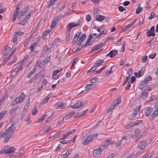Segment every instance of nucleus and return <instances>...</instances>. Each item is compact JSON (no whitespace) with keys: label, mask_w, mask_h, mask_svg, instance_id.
<instances>
[{"label":"nucleus","mask_w":158,"mask_h":158,"mask_svg":"<svg viewBox=\"0 0 158 158\" xmlns=\"http://www.w3.org/2000/svg\"><path fill=\"white\" fill-rule=\"evenodd\" d=\"M15 127H14V124H12L7 129H6L4 132L1 131L0 132V137L3 138L5 136L4 139V142L7 143L8 141L11 138L13 134Z\"/></svg>","instance_id":"f257e3e1"},{"label":"nucleus","mask_w":158,"mask_h":158,"mask_svg":"<svg viewBox=\"0 0 158 158\" xmlns=\"http://www.w3.org/2000/svg\"><path fill=\"white\" fill-rule=\"evenodd\" d=\"M63 17H64V16H63V15L60 14L55 18L52 22L51 27H52L53 28H54L56 26L57 22Z\"/></svg>","instance_id":"f03ea898"},{"label":"nucleus","mask_w":158,"mask_h":158,"mask_svg":"<svg viewBox=\"0 0 158 158\" xmlns=\"http://www.w3.org/2000/svg\"><path fill=\"white\" fill-rule=\"evenodd\" d=\"M79 25V23H69L66 27V29L67 32L70 33L72 29L74 27L78 26Z\"/></svg>","instance_id":"7ed1b4c3"},{"label":"nucleus","mask_w":158,"mask_h":158,"mask_svg":"<svg viewBox=\"0 0 158 158\" xmlns=\"http://www.w3.org/2000/svg\"><path fill=\"white\" fill-rule=\"evenodd\" d=\"M155 27L154 26L152 27L150 29H147L146 33L148 37H150L151 36H154L155 35V33L154 31Z\"/></svg>","instance_id":"20e7f679"},{"label":"nucleus","mask_w":158,"mask_h":158,"mask_svg":"<svg viewBox=\"0 0 158 158\" xmlns=\"http://www.w3.org/2000/svg\"><path fill=\"white\" fill-rule=\"evenodd\" d=\"M54 107L57 109H63L65 107V103L64 102H58L54 105Z\"/></svg>","instance_id":"39448f33"},{"label":"nucleus","mask_w":158,"mask_h":158,"mask_svg":"<svg viewBox=\"0 0 158 158\" xmlns=\"http://www.w3.org/2000/svg\"><path fill=\"white\" fill-rule=\"evenodd\" d=\"M102 152V150L100 148H98L94 150L93 155L96 157H98L101 155Z\"/></svg>","instance_id":"423d86ee"},{"label":"nucleus","mask_w":158,"mask_h":158,"mask_svg":"<svg viewBox=\"0 0 158 158\" xmlns=\"http://www.w3.org/2000/svg\"><path fill=\"white\" fill-rule=\"evenodd\" d=\"M153 110V108L151 106H149L145 109V113L146 116L150 115Z\"/></svg>","instance_id":"0eeeda50"},{"label":"nucleus","mask_w":158,"mask_h":158,"mask_svg":"<svg viewBox=\"0 0 158 158\" xmlns=\"http://www.w3.org/2000/svg\"><path fill=\"white\" fill-rule=\"evenodd\" d=\"M158 115V108H156L155 110L154 111L153 113L152 114L151 117L150 118V120L151 121L154 119Z\"/></svg>","instance_id":"6e6552de"},{"label":"nucleus","mask_w":158,"mask_h":158,"mask_svg":"<svg viewBox=\"0 0 158 158\" xmlns=\"http://www.w3.org/2000/svg\"><path fill=\"white\" fill-rule=\"evenodd\" d=\"M158 115V108H156L155 110L154 111L153 113L152 114L151 117L150 118V120L151 121L154 119Z\"/></svg>","instance_id":"1a4fd4ad"},{"label":"nucleus","mask_w":158,"mask_h":158,"mask_svg":"<svg viewBox=\"0 0 158 158\" xmlns=\"http://www.w3.org/2000/svg\"><path fill=\"white\" fill-rule=\"evenodd\" d=\"M158 115V108H156L155 110L154 111L153 113L152 114L151 117L150 118V120L151 121L154 119Z\"/></svg>","instance_id":"9d476101"},{"label":"nucleus","mask_w":158,"mask_h":158,"mask_svg":"<svg viewBox=\"0 0 158 158\" xmlns=\"http://www.w3.org/2000/svg\"><path fill=\"white\" fill-rule=\"evenodd\" d=\"M52 129V127L51 126H47L44 129L40 130L38 134H40L41 135L43 134V133L46 131H48Z\"/></svg>","instance_id":"9b49d317"},{"label":"nucleus","mask_w":158,"mask_h":158,"mask_svg":"<svg viewBox=\"0 0 158 158\" xmlns=\"http://www.w3.org/2000/svg\"><path fill=\"white\" fill-rule=\"evenodd\" d=\"M25 95L24 94L23 92L22 93L21 95L19 96V97L16 98L15 99L16 100L18 103L22 102L25 98Z\"/></svg>","instance_id":"f8f14e48"},{"label":"nucleus","mask_w":158,"mask_h":158,"mask_svg":"<svg viewBox=\"0 0 158 158\" xmlns=\"http://www.w3.org/2000/svg\"><path fill=\"white\" fill-rule=\"evenodd\" d=\"M105 44H103L102 43L96 45L91 50V52L100 49Z\"/></svg>","instance_id":"ddd939ff"},{"label":"nucleus","mask_w":158,"mask_h":158,"mask_svg":"<svg viewBox=\"0 0 158 158\" xmlns=\"http://www.w3.org/2000/svg\"><path fill=\"white\" fill-rule=\"evenodd\" d=\"M147 143L145 142H140L139 144L138 145V148L140 149H143L147 145Z\"/></svg>","instance_id":"4468645a"},{"label":"nucleus","mask_w":158,"mask_h":158,"mask_svg":"<svg viewBox=\"0 0 158 158\" xmlns=\"http://www.w3.org/2000/svg\"><path fill=\"white\" fill-rule=\"evenodd\" d=\"M11 48H10L8 47V45H6L5 47V50L3 52V54L5 56L7 55L11 50Z\"/></svg>","instance_id":"2eb2a0df"},{"label":"nucleus","mask_w":158,"mask_h":158,"mask_svg":"<svg viewBox=\"0 0 158 158\" xmlns=\"http://www.w3.org/2000/svg\"><path fill=\"white\" fill-rule=\"evenodd\" d=\"M140 109V107L137 106L133 110V112L131 114L133 115V117H135L138 114Z\"/></svg>","instance_id":"dca6fc26"},{"label":"nucleus","mask_w":158,"mask_h":158,"mask_svg":"<svg viewBox=\"0 0 158 158\" xmlns=\"http://www.w3.org/2000/svg\"><path fill=\"white\" fill-rule=\"evenodd\" d=\"M50 31V30H48L45 31L43 35L42 38L44 40H46L48 38V37L49 36Z\"/></svg>","instance_id":"f3484780"},{"label":"nucleus","mask_w":158,"mask_h":158,"mask_svg":"<svg viewBox=\"0 0 158 158\" xmlns=\"http://www.w3.org/2000/svg\"><path fill=\"white\" fill-rule=\"evenodd\" d=\"M106 16L101 15H98V17L95 19V20L99 22H101L105 19Z\"/></svg>","instance_id":"a211bd4d"},{"label":"nucleus","mask_w":158,"mask_h":158,"mask_svg":"<svg viewBox=\"0 0 158 158\" xmlns=\"http://www.w3.org/2000/svg\"><path fill=\"white\" fill-rule=\"evenodd\" d=\"M143 68H142L141 70L139 71L138 73L137 72H135L134 73V75L137 77H139L141 76L144 73L143 72V71H144V70H143Z\"/></svg>","instance_id":"6ab92c4d"},{"label":"nucleus","mask_w":158,"mask_h":158,"mask_svg":"<svg viewBox=\"0 0 158 158\" xmlns=\"http://www.w3.org/2000/svg\"><path fill=\"white\" fill-rule=\"evenodd\" d=\"M104 61L103 60H99L96 61L94 63V65L97 68L98 67L101 65Z\"/></svg>","instance_id":"aec40b11"},{"label":"nucleus","mask_w":158,"mask_h":158,"mask_svg":"<svg viewBox=\"0 0 158 158\" xmlns=\"http://www.w3.org/2000/svg\"><path fill=\"white\" fill-rule=\"evenodd\" d=\"M95 86V85L94 84H87L85 87V90L87 91L93 88Z\"/></svg>","instance_id":"412c9836"},{"label":"nucleus","mask_w":158,"mask_h":158,"mask_svg":"<svg viewBox=\"0 0 158 158\" xmlns=\"http://www.w3.org/2000/svg\"><path fill=\"white\" fill-rule=\"evenodd\" d=\"M9 146H7L4 147L5 148H7L8 153H12L16 150V148L15 147H10L9 148Z\"/></svg>","instance_id":"4be33fe9"},{"label":"nucleus","mask_w":158,"mask_h":158,"mask_svg":"<svg viewBox=\"0 0 158 158\" xmlns=\"http://www.w3.org/2000/svg\"><path fill=\"white\" fill-rule=\"evenodd\" d=\"M91 139L90 138V137L89 136L86 138V139L84 140L82 142V144L85 145L88 144L91 141Z\"/></svg>","instance_id":"5701e85b"},{"label":"nucleus","mask_w":158,"mask_h":158,"mask_svg":"<svg viewBox=\"0 0 158 158\" xmlns=\"http://www.w3.org/2000/svg\"><path fill=\"white\" fill-rule=\"evenodd\" d=\"M118 51L112 50L109 52V54H110V57L112 58L115 56L118 53Z\"/></svg>","instance_id":"b1692460"},{"label":"nucleus","mask_w":158,"mask_h":158,"mask_svg":"<svg viewBox=\"0 0 158 158\" xmlns=\"http://www.w3.org/2000/svg\"><path fill=\"white\" fill-rule=\"evenodd\" d=\"M121 102V98H118L116 101H114L112 103V105L115 107L117 106Z\"/></svg>","instance_id":"393cba45"},{"label":"nucleus","mask_w":158,"mask_h":158,"mask_svg":"<svg viewBox=\"0 0 158 158\" xmlns=\"http://www.w3.org/2000/svg\"><path fill=\"white\" fill-rule=\"evenodd\" d=\"M147 85V83L144 81L143 80L142 81L141 84L139 85V89H143Z\"/></svg>","instance_id":"a878e982"},{"label":"nucleus","mask_w":158,"mask_h":158,"mask_svg":"<svg viewBox=\"0 0 158 158\" xmlns=\"http://www.w3.org/2000/svg\"><path fill=\"white\" fill-rule=\"evenodd\" d=\"M86 36L85 34H82L80 37V44L86 38Z\"/></svg>","instance_id":"bb28decb"},{"label":"nucleus","mask_w":158,"mask_h":158,"mask_svg":"<svg viewBox=\"0 0 158 158\" xmlns=\"http://www.w3.org/2000/svg\"><path fill=\"white\" fill-rule=\"evenodd\" d=\"M148 94V92H147L145 91H144L143 90L142 94L140 96V97L143 99H145L147 98Z\"/></svg>","instance_id":"cd10ccee"},{"label":"nucleus","mask_w":158,"mask_h":158,"mask_svg":"<svg viewBox=\"0 0 158 158\" xmlns=\"http://www.w3.org/2000/svg\"><path fill=\"white\" fill-rule=\"evenodd\" d=\"M79 37V33L78 32L75 35L73 38V40L72 41L73 44L75 43L77 41V40Z\"/></svg>","instance_id":"c85d7f7f"},{"label":"nucleus","mask_w":158,"mask_h":158,"mask_svg":"<svg viewBox=\"0 0 158 158\" xmlns=\"http://www.w3.org/2000/svg\"><path fill=\"white\" fill-rule=\"evenodd\" d=\"M113 66H112L110 67V70L108 72H107L105 74V76L108 77L110 75L112 72V68Z\"/></svg>","instance_id":"c756f323"},{"label":"nucleus","mask_w":158,"mask_h":158,"mask_svg":"<svg viewBox=\"0 0 158 158\" xmlns=\"http://www.w3.org/2000/svg\"><path fill=\"white\" fill-rule=\"evenodd\" d=\"M29 5L27 6L26 7H24L23 9V11H22V15H23V12L24 13H27L29 8Z\"/></svg>","instance_id":"7c9ffc66"},{"label":"nucleus","mask_w":158,"mask_h":158,"mask_svg":"<svg viewBox=\"0 0 158 158\" xmlns=\"http://www.w3.org/2000/svg\"><path fill=\"white\" fill-rule=\"evenodd\" d=\"M98 133L96 134H92L90 135H89V136L90 137V139H91V141H92L93 139H94L95 138V137H97L98 136Z\"/></svg>","instance_id":"2f4dec72"},{"label":"nucleus","mask_w":158,"mask_h":158,"mask_svg":"<svg viewBox=\"0 0 158 158\" xmlns=\"http://www.w3.org/2000/svg\"><path fill=\"white\" fill-rule=\"evenodd\" d=\"M98 77H95L94 78L91 80L90 82L92 84L98 82Z\"/></svg>","instance_id":"473e14b6"},{"label":"nucleus","mask_w":158,"mask_h":158,"mask_svg":"<svg viewBox=\"0 0 158 158\" xmlns=\"http://www.w3.org/2000/svg\"><path fill=\"white\" fill-rule=\"evenodd\" d=\"M8 151L7 148H3L2 150L0 151V154H3V153H6L7 154L8 153Z\"/></svg>","instance_id":"72a5a7b5"},{"label":"nucleus","mask_w":158,"mask_h":158,"mask_svg":"<svg viewBox=\"0 0 158 158\" xmlns=\"http://www.w3.org/2000/svg\"><path fill=\"white\" fill-rule=\"evenodd\" d=\"M7 112V110H3L0 113V120L1 118L5 115Z\"/></svg>","instance_id":"f704fd0d"},{"label":"nucleus","mask_w":158,"mask_h":158,"mask_svg":"<svg viewBox=\"0 0 158 158\" xmlns=\"http://www.w3.org/2000/svg\"><path fill=\"white\" fill-rule=\"evenodd\" d=\"M134 126V124L133 123H127L126 125V128L127 129H129L131 128L132 126Z\"/></svg>","instance_id":"c9c22d12"},{"label":"nucleus","mask_w":158,"mask_h":158,"mask_svg":"<svg viewBox=\"0 0 158 158\" xmlns=\"http://www.w3.org/2000/svg\"><path fill=\"white\" fill-rule=\"evenodd\" d=\"M79 60V58L77 57V58H75L74 59L73 63H72V66H74L75 65V64H76L78 62Z\"/></svg>","instance_id":"e433bc0d"},{"label":"nucleus","mask_w":158,"mask_h":158,"mask_svg":"<svg viewBox=\"0 0 158 158\" xmlns=\"http://www.w3.org/2000/svg\"><path fill=\"white\" fill-rule=\"evenodd\" d=\"M152 80V77L150 76H149V77H146L145 78V79H144V80H143V81H145V82H146L147 83V84L148 83L149 81L151 80Z\"/></svg>","instance_id":"4c0bfd02"},{"label":"nucleus","mask_w":158,"mask_h":158,"mask_svg":"<svg viewBox=\"0 0 158 158\" xmlns=\"http://www.w3.org/2000/svg\"><path fill=\"white\" fill-rule=\"evenodd\" d=\"M50 57L49 56H47L45 59L43 61V64H45L47 63L50 60Z\"/></svg>","instance_id":"58836bf2"},{"label":"nucleus","mask_w":158,"mask_h":158,"mask_svg":"<svg viewBox=\"0 0 158 158\" xmlns=\"http://www.w3.org/2000/svg\"><path fill=\"white\" fill-rule=\"evenodd\" d=\"M87 102V101L84 100L83 101L80 102V108L83 107L84 105H85Z\"/></svg>","instance_id":"ea45409f"},{"label":"nucleus","mask_w":158,"mask_h":158,"mask_svg":"<svg viewBox=\"0 0 158 158\" xmlns=\"http://www.w3.org/2000/svg\"><path fill=\"white\" fill-rule=\"evenodd\" d=\"M132 24L131 23L127 25V26L125 27H124V28L123 29V31H126L129 28H130L131 27H132Z\"/></svg>","instance_id":"a19ab883"},{"label":"nucleus","mask_w":158,"mask_h":158,"mask_svg":"<svg viewBox=\"0 0 158 158\" xmlns=\"http://www.w3.org/2000/svg\"><path fill=\"white\" fill-rule=\"evenodd\" d=\"M143 122V121L142 120H137L135 121L133 123L134 124V125H139V124Z\"/></svg>","instance_id":"79ce46f5"},{"label":"nucleus","mask_w":158,"mask_h":158,"mask_svg":"<svg viewBox=\"0 0 158 158\" xmlns=\"http://www.w3.org/2000/svg\"><path fill=\"white\" fill-rule=\"evenodd\" d=\"M114 108L115 107L112 104L110 106L109 109L107 110V113H109L111 110L114 109Z\"/></svg>","instance_id":"37998d69"},{"label":"nucleus","mask_w":158,"mask_h":158,"mask_svg":"<svg viewBox=\"0 0 158 158\" xmlns=\"http://www.w3.org/2000/svg\"><path fill=\"white\" fill-rule=\"evenodd\" d=\"M22 67V65L21 64H19V65L17 66L16 68H15L14 70L13 71L17 73V72H18L19 70Z\"/></svg>","instance_id":"c03bdc74"},{"label":"nucleus","mask_w":158,"mask_h":158,"mask_svg":"<svg viewBox=\"0 0 158 158\" xmlns=\"http://www.w3.org/2000/svg\"><path fill=\"white\" fill-rule=\"evenodd\" d=\"M60 71V70H56L53 71L52 73V78H53V77L56 76L57 74Z\"/></svg>","instance_id":"a18cd8bd"},{"label":"nucleus","mask_w":158,"mask_h":158,"mask_svg":"<svg viewBox=\"0 0 158 158\" xmlns=\"http://www.w3.org/2000/svg\"><path fill=\"white\" fill-rule=\"evenodd\" d=\"M70 107L74 108H78L79 107V103L77 102L73 105L71 106Z\"/></svg>","instance_id":"49530a36"},{"label":"nucleus","mask_w":158,"mask_h":158,"mask_svg":"<svg viewBox=\"0 0 158 158\" xmlns=\"http://www.w3.org/2000/svg\"><path fill=\"white\" fill-rule=\"evenodd\" d=\"M106 147V144H105V143L101 145L100 147V148L101 150H104Z\"/></svg>","instance_id":"de8ad7c7"},{"label":"nucleus","mask_w":158,"mask_h":158,"mask_svg":"<svg viewBox=\"0 0 158 158\" xmlns=\"http://www.w3.org/2000/svg\"><path fill=\"white\" fill-rule=\"evenodd\" d=\"M93 38V34L91 33L90 34L88 37V39L86 42H87V43L90 42V41Z\"/></svg>","instance_id":"09e8293b"},{"label":"nucleus","mask_w":158,"mask_h":158,"mask_svg":"<svg viewBox=\"0 0 158 158\" xmlns=\"http://www.w3.org/2000/svg\"><path fill=\"white\" fill-rule=\"evenodd\" d=\"M96 69H97V68L94 65V66L91 68L89 70L87 71V73H88L89 72H93V71L96 70Z\"/></svg>","instance_id":"8fccbe9b"},{"label":"nucleus","mask_w":158,"mask_h":158,"mask_svg":"<svg viewBox=\"0 0 158 158\" xmlns=\"http://www.w3.org/2000/svg\"><path fill=\"white\" fill-rule=\"evenodd\" d=\"M152 154L151 153H148V154H145L143 156L142 158H151Z\"/></svg>","instance_id":"3c124183"},{"label":"nucleus","mask_w":158,"mask_h":158,"mask_svg":"<svg viewBox=\"0 0 158 158\" xmlns=\"http://www.w3.org/2000/svg\"><path fill=\"white\" fill-rule=\"evenodd\" d=\"M142 7H138L136 10V13L138 14L140 13L142 11Z\"/></svg>","instance_id":"603ef678"},{"label":"nucleus","mask_w":158,"mask_h":158,"mask_svg":"<svg viewBox=\"0 0 158 158\" xmlns=\"http://www.w3.org/2000/svg\"><path fill=\"white\" fill-rule=\"evenodd\" d=\"M88 109H87L85 110H83L80 113V117L83 116L87 112Z\"/></svg>","instance_id":"864d4df0"},{"label":"nucleus","mask_w":158,"mask_h":158,"mask_svg":"<svg viewBox=\"0 0 158 158\" xmlns=\"http://www.w3.org/2000/svg\"><path fill=\"white\" fill-rule=\"evenodd\" d=\"M48 100L49 99L46 97L44 99H43V101L41 102V104L43 105L46 103Z\"/></svg>","instance_id":"5fc2aeb1"},{"label":"nucleus","mask_w":158,"mask_h":158,"mask_svg":"<svg viewBox=\"0 0 158 158\" xmlns=\"http://www.w3.org/2000/svg\"><path fill=\"white\" fill-rule=\"evenodd\" d=\"M148 59V56H146L143 57L141 60V62L142 63H145Z\"/></svg>","instance_id":"6e6d98bb"},{"label":"nucleus","mask_w":158,"mask_h":158,"mask_svg":"<svg viewBox=\"0 0 158 158\" xmlns=\"http://www.w3.org/2000/svg\"><path fill=\"white\" fill-rule=\"evenodd\" d=\"M93 42H92L91 41H90V42H88V43H87V42H85V44L84 46V47H85L87 46H90L93 44Z\"/></svg>","instance_id":"4d7b16f0"},{"label":"nucleus","mask_w":158,"mask_h":158,"mask_svg":"<svg viewBox=\"0 0 158 158\" xmlns=\"http://www.w3.org/2000/svg\"><path fill=\"white\" fill-rule=\"evenodd\" d=\"M17 56H14V58L13 59V60L11 62L9 63L8 65L9 66L11 65L13 63H14L16 61V60H17Z\"/></svg>","instance_id":"13d9d810"},{"label":"nucleus","mask_w":158,"mask_h":158,"mask_svg":"<svg viewBox=\"0 0 158 158\" xmlns=\"http://www.w3.org/2000/svg\"><path fill=\"white\" fill-rule=\"evenodd\" d=\"M133 69L131 68L129 69L127 72V74L128 75L131 76L133 73Z\"/></svg>","instance_id":"bf43d9fd"},{"label":"nucleus","mask_w":158,"mask_h":158,"mask_svg":"<svg viewBox=\"0 0 158 158\" xmlns=\"http://www.w3.org/2000/svg\"><path fill=\"white\" fill-rule=\"evenodd\" d=\"M62 147V146L61 144H59L57 147L56 148V149L55 150V152H57V151L60 150L61 148Z\"/></svg>","instance_id":"052dcab7"},{"label":"nucleus","mask_w":158,"mask_h":158,"mask_svg":"<svg viewBox=\"0 0 158 158\" xmlns=\"http://www.w3.org/2000/svg\"><path fill=\"white\" fill-rule=\"evenodd\" d=\"M91 17L89 15H86V19L88 22H89L91 20Z\"/></svg>","instance_id":"680f3d73"},{"label":"nucleus","mask_w":158,"mask_h":158,"mask_svg":"<svg viewBox=\"0 0 158 158\" xmlns=\"http://www.w3.org/2000/svg\"><path fill=\"white\" fill-rule=\"evenodd\" d=\"M37 109L36 107H35L34 109H33L32 111V114L33 115H35L37 112Z\"/></svg>","instance_id":"e2e57ef3"},{"label":"nucleus","mask_w":158,"mask_h":158,"mask_svg":"<svg viewBox=\"0 0 158 158\" xmlns=\"http://www.w3.org/2000/svg\"><path fill=\"white\" fill-rule=\"evenodd\" d=\"M143 152V149H140V150L138 152L136 153L135 156H137L139 155V154H140L142 153Z\"/></svg>","instance_id":"0e129e2a"},{"label":"nucleus","mask_w":158,"mask_h":158,"mask_svg":"<svg viewBox=\"0 0 158 158\" xmlns=\"http://www.w3.org/2000/svg\"><path fill=\"white\" fill-rule=\"evenodd\" d=\"M18 107L17 106L16 107L14 108L12 110H10V112L9 113V114H12L13 113H14Z\"/></svg>","instance_id":"69168bd1"},{"label":"nucleus","mask_w":158,"mask_h":158,"mask_svg":"<svg viewBox=\"0 0 158 158\" xmlns=\"http://www.w3.org/2000/svg\"><path fill=\"white\" fill-rule=\"evenodd\" d=\"M118 9L119 11L121 12H123L124 10H126L123 7L121 6H118Z\"/></svg>","instance_id":"338daca9"},{"label":"nucleus","mask_w":158,"mask_h":158,"mask_svg":"<svg viewBox=\"0 0 158 158\" xmlns=\"http://www.w3.org/2000/svg\"><path fill=\"white\" fill-rule=\"evenodd\" d=\"M155 14L153 12H151V14L150 16L148 17V19H152L153 18V17L155 16Z\"/></svg>","instance_id":"774afa93"}]
</instances>
